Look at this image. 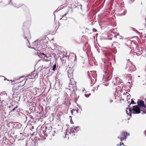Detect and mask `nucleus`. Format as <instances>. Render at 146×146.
<instances>
[{"mask_svg": "<svg viewBox=\"0 0 146 146\" xmlns=\"http://www.w3.org/2000/svg\"><path fill=\"white\" fill-rule=\"evenodd\" d=\"M129 115H131L132 111L133 113H139L140 112V108L137 106H133V109L129 108Z\"/></svg>", "mask_w": 146, "mask_h": 146, "instance_id": "f257e3e1", "label": "nucleus"}, {"mask_svg": "<svg viewBox=\"0 0 146 146\" xmlns=\"http://www.w3.org/2000/svg\"><path fill=\"white\" fill-rule=\"evenodd\" d=\"M129 135V133L125 131H123L121 132L119 135L118 137L121 141L123 140H125L128 136Z\"/></svg>", "mask_w": 146, "mask_h": 146, "instance_id": "f03ea898", "label": "nucleus"}, {"mask_svg": "<svg viewBox=\"0 0 146 146\" xmlns=\"http://www.w3.org/2000/svg\"><path fill=\"white\" fill-rule=\"evenodd\" d=\"M138 106L139 108H143V113H146V106L143 100H138L137 102Z\"/></svg>", "mask_w": 146, "mask_h": 146, "instance_id": "7ed1b4c3", "label": "nucleus"}, {"mask_svg": "<svg viewBox=\"0 0 146 146\" xmlns=\"http://www.w3.org/2000/svg\"><path fill=\"white\" fill-rule=\"evenodd\" d=\"M27 80V78L25 81H24L23 80L21 81H20L19 82L15 83L14 84L13 86V89L14 90H17L18 89L19 87H22L23 86Z\"/></svg>", "mask_w": 146, "mask_h": 146, "instance_id": "20e7f679", "label": "nucleus"}, {"mask_svg": "<svg viewBox=\"0 0 146 146\" xmlns=\"http://www.w3.org/2000/svg\"><path fill=\"white\" fill-rule=\"evenodd\" d=\"M127 65L129 67V71L130 72H131L136 70V68L135 66L133 65L132 62L129 61L127 63Z\"/></svg>", "mask_w": 146, "mask_h": 146, "instance_id": "39448f33", "label": "nucleus"}, {"mask_svg": "<svg viewBox=\"0 0 146 146\" xmlns=\"http://www.w3.org/2000/svg\"><path fill=\"white\" fill-rule=\"evenodd\" d=\"M37 54L40 58L44 59L45 60L46 62H48L49 60L48 59L49 57L46 55V54L38 52Z\"/></svg>", "mask_w": 146, "mask_h": 146, "instance_id": "423d86ee", "label": "nucleus"}, {"mask_svg": "<svg viewBox=\"0 0 146 146\" xmlns=\"http://www.w3.org/2000/svg\"><path fill=\"white\" fill-rule=\"evenodd\" d=\"M73 69L71 68L69 69L68 70L67 74L68 77L69 78H72L73 77Z\"/></svg>", "mask_w": 146, "mask_h": 146, "instance_id": "0eeeda50", "label": "nucleus"}, {"mask_svg": "<svg viewBox=\"0 0 146 146\" xmlns=\"http://www.w3.org/2000/svg\"><path fill=\"white\" fill-rule=\"evenodd\" d=\"M13 96L15 101H19V100L20 96L19 94H16L14 93L13 94Z\"/></svg>", "mask_w": 146, "mask_h": 146, "instance_id": "6e6552de", "label": "nucleus"}, {"mask_svg": "<svg viewBox=\"0 0 146 146\" xmlns=\"http://www.w3.org/2000/svg\"><path fill=\"white\" fill-rule=\"evenodd\" d=\"M70 131L69 133L70 134V135L71 136H72L73 135H75V132L74 130H76V127H75L74 128L70 127Z\"/></svg>", "mask_w": 146, "mask_h": 146, "instance_id": "1a4fd4ad", "label": "nucleus"}, {"mask_svg": "<svg viewBox=\"0 0 146 146\" xmlns=\"http://www.w3.org/2000/svg\"><path fill=\"white\" fill-rule=\"evenodd\" d=\"M76 82H75L73 78H70V82L69 83L70 84H71L74 86V87H76Z\"/></svg>", "mask_w": 146, "mask_h": 146, "instance_id": "9d476101", "label": "nucleus"}, {"mask_svg": "<svg viewBox=\"0 0 146 146\" xmlns=\"http://www.w3.org/2000/svg\"><path fill=\"white\" fill-rule=\"evenodd\" d=\"M79 110L78 108H76L75 109H73L71 111V113L74 115H77L78 113Z\"/></svg>", "mask_w": 146, "mask_h": 146, "instance_id": "9b49d317", "label": "nucleus"}, {"mask_svg": "<svg viewBox=\"0 0 146 146\" xmlns=\"http://www.w3.org/2000/svg\"><path fill=\"white\" fill-rule=\"evenodd\" d=\"M76 87H74L73 85L69 83L68 86V89L71 91H74V88H76Z\"/></svg>", "mask_w": 146, "mask_h": 146, "instance_id": "f8f14e48", "label": "nucleus"}, {"mask_svg": "<svg viewBox=\"0 0 146 146\" xmlns=\"http://www.w3.org/2000/svg\"><path fill=\"white\" fill-rule=\"evenodd\" d=\"M34 77V76L33 75H32L31 76L29 75L28 76V78L29 79H33Z\"/></svg>", "mask_w": 146, "mask_h": 146, "instance_id": "ddd939ff", "label": "nucleus"}, {"mask_svg": "<svg viewBox=\"0 0 146 146\" xmlns=\"http://www.w3.org/2000/svg\"><path fill=\"white\" fill-rule=\"evenodd\" d=\"M56 64H55L52 67V70L53 71H55L56 70Z\"/></svg>", "mask_w": 146, "mask_h": 146, "instance_id": "4468645a", "label": "nucleus"}, {"mask_svg": "<svg viewBox=\"0 0 146 146\" xmlns=\"http://www.w3.org/2000/svg\"><path fill=\"white\" fill-rule=\"evenodd\" d=\"M17 107H18V106H16V107H15V108L12 110H11V111H10L9 112V115H11V111H13L15 110V109L16 108H17Z\"/></svg>", "mask_w": 146, "mask_h": 146, "instance_id": "2eb2a0df", "label": "nucleus"}, {"mask_svg": "<svg viewBox=\"0 0 146 146\" xmlns=\"http://www.w3.org/2000/svg\"><path fill=\"white\" fill-rule=\"evenodd\" d=\"M135 104L136 103L134 102V101L132 100H131V102L130 104H129V105H128V107H130V105L131 104Z\"/></svg>", "mask_w": 146, "mask_h": 146, "instance_id": "dca6fc26", "label": "nucleus"}, {"mask_svg": "<svg viewBox=\"0 0 146 146\" xmlns=\"http://www.w3.org/2000/svg\"><path fill=\"white\" fill-rule=\"evenodd\" d=\"M91 84L93 85L95 83V82H94V80L92 79H91Z\"/></svg>", "mask_w": 146, "mask_h": 146, "instance_id": "f3484780", "label": "nucleus"}, {"mask_svg": "<svg viewBox=\"0 0 146 146\" xmlns=\"http://www.w3.org/2000/svg\"><path fill=\"white\" fill-rule=\"evenodd\" d=\"M46 131L47 130V129H48V130H52V127L50 126V127H49V128L48 129L47 127H46Z\"/></svg>", "mask_w": 146, "mask_h": 146, "instance_id": "a211bd4d", "label": "nucleus"}, {"mask_svg": "<svg viewBox=\"0 0 146 146\" xmlns=\"http://www.w3.org/2000/svg\"><path fill=\"white\" fill-rule=\"evenodd\" d=\"M92 31H93V32H97V30L95 28H93L92 29Z\"/></svg>", "mask_w": 146, "mask_h": 146, "instance_id": "6ab92c4d", "label": "nucleus"}, {"mask_svg": "<svg viewBox=\"0 0 146 146\" xmlns=\"http://www.w3.org/2000/svg\"><path fill=\"white\" fill-rule=\"evenodd\" d=\"M86 94H85V96H86V97H88V96H89V95H90V94H89L88 95H87V94H86Z\"/></svg>", "mask_w": 146, "mask_h": 146, "instance_id": "aec40b11", "label": "nucleus"}, {"mask_svg": "<svg viewBox=\"0 0 146 146\" xmlns=\"http://www.w3.org/2000/svg\"><path fill=\"white\" fill-rule=\"evenodd\" d=\"M113 102V101L112 100H110V101L109 102V104H111Z\"/></svg>", "mask_w": 146, "mask_h": 146, "instance_id": "412c9836", "label": "nucleus"}, {"mask_svg": "<svg viewBox=\"0 0 146 146\" xmlns=\"http://www.w3.org/2000/svg\"><path fill=\"white\" fill-rule=\"evenodd\" d=\"M129 108L128 109V108H127V110H126V112L127 113L128 115H129V113H128V111H127V110H129Z\"/></svg>", "mask_w": 146, "mask_h": 146, "instance_id": "4be33fe9", "label": "nucleus"}, {"mask_svg": "<svg viewBox=\"0 0 146 146\" xmlns=\"http://www.w3.org/2000/svg\"><path fill=\"white\" fill-rule=\"evenodd\" d=\"M66 15V13H65L64 15H63L62 16V17L60 19H62Z\"/></svg>", "mask_w": 146, "mask_h": 146, "instance_id": "5701e85b", "label": "nucleus"}, {"mask_svg": "<svg viewBox=\"0 0 146 146\" xmlns=\"http://www.w3.org/2000/svg\"><path fill=\"white\" fill-rule=\"evenodd\" d=\"M115 43V42H113V44H112V46H113V45Z\"/></svg>", "mask_w": 146, "mask_h": 146, "instance_id": "b1692460", "label": "nucleus"}, {"mask_svg": "<svg viewBox=\"0 0 146 146\" xmlns=\"http://www.w3.org/2000/svg\"><path fill=\"white\" fill-rule=\"evenodd\" d=\"M124 14H123V15H125V13H126V12H124Z\"/></svg>", "mask_w": 146, "mask_h": 146, "instance_id": "393cba45", "label": "nucleus"}, {"mask_svg": "<svg viewBox=\"0 0 146 146\" xmlns=\"http://www.w3.org/2000/svg\"><path fill=\"white\" fill-rule=\"evenodd\" d=\"M126 93L127 94H129V93H128L127 92H126Z\"/></svg>", "mask_w": 146, "mask_h": 146, "instance_id": "a878e982", "label": "nucleus"}, {"mask_svg": "<svg viewBox=\"0 0 146 146\" xmlns=\"http://www.w3.org/2000/svg\"><path fill=\"white\" fill-rule=\"evenodd\" d=\"M128 96H129V95H127V97Z\"/></svg>", "mask_w": 146, "mask_h": 146, "instance_id": "bb28decb", "label": "nucleus"}]
</instances>
